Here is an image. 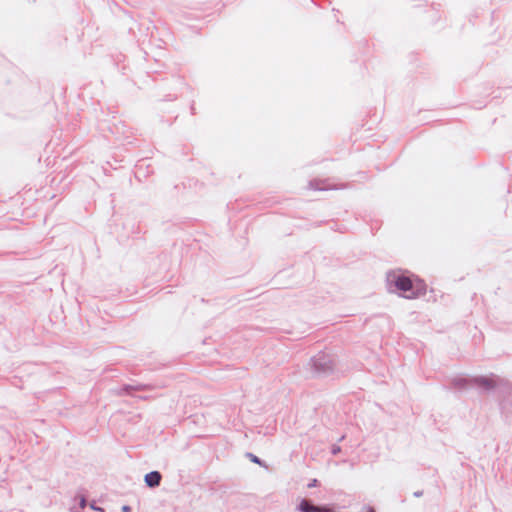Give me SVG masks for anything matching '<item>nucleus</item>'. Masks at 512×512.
<instances>
[{"mask_svg": "<svg viewBox=\"0 0 512 512\" xmlns=\"http://www.w3.org/2000/svg\"><path fill=\"white\" fill-rule=\"evenodd\" d=\"M389 279L408 299H414L426 293V284L418 277H409L404 274L392 273L389 275Z\"/></svg>", "mask_w": 512, "mask_h": 512, "instance_id": "1", "label": "nucleus"}, {"mask_svg": "<svg viewBox=\"0 0 512 512\" xmlns=\"http://www.w3.org/2000/svg\"><path fill=\"white\" fill-rule=\"evenodd\" d=\"M161 474L157 471L150 472L145 476V482L149 487H156L160 484Z\"/></svg>", "mask_w": 512, "mask_h": 512, "instance_id": "2", "label": "nucleus"}, {"mask_svg": "<svg viewBox=\"0 0 512 512\" xmlns=\"http://www.w3.org/2000/svg\"><path fill=\"white\" fill-rule=\"evenodd\" d=\"M477 382H478L480 385H482V386H484V387H486V388H491V387H494V385H495L494 380H493L492 378H487V377L479 378V379L477 380Z\"/></svg>", "mask_w": 512, "mask_h": 512, "instance_id": "3", "label": "nucleus"}, {"mask_svg": "<svg viewBox=\"0 0 512 512\" xmlns=\"http://www.w3.org/2000/svg\"><path fill=\"white\" fill-rule=\"evenodd\" d=\"M250 458H251V460H252L253 462L258 463V464L260 463L259 459H258L256 456H254V455H252V454H251V455H250Z\"/></svg>", "mask_w": 512, "mask_h": 512, "instance_id": "4", "label": "nucleus"}, {"mask_svg": "<svg viewBox=\"0 0 512 512\" xmlns=\"http://www.w3.org/2000/svg\"><path fill=\"white\" fill-rule=\"evenodd\" d=\"M366 512H375V510H374L372 507H368V508L366 509Z\"/></svg>", "mask_w": 512, "mask_h": 512, "instance_id": "5", "label": "nucleus"}, {"mask_svg": "<svg viewBox=\"0 0 512 512\" xmlns=\"http://www.w3.org/2000/svg\"><path fill=\"white\" fill-rule=\"evenodd\" d=\"M81 507L84 508L85 507V499H81Z\"/></svg>", "mask_w": 512, "mask_h": 512, "instance_id": "6", "label": "nucleus"}]
</instances>
